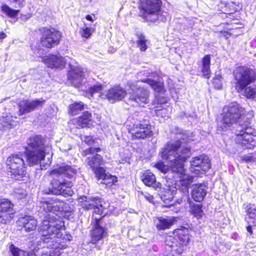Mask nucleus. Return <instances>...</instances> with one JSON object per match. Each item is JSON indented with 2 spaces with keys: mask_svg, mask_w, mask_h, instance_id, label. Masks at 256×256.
Returning <instances> with one entry per match:
<instances>
[{
  "mask_svg": "<svg viewBox=\"0 0 256 256\" xmlns=\"http://www.w3.org/2000/svg\"><path fill=\"white\" fill-rule=\"evenodd\" d=\"M186 142L187 140L182 138L173 143H168L162 149L160 155L180 178L176 182V190L187 196L193 178L184 174V164L191 154L190 148L186 146Z\"/></svg>",
  "mask_w": 256,
  "mask_h": 256,
  "instance_id": "obj_1",
  "label": "nucleus"
},
{
  "mask_svg": "<svg viewBox=\"0 0 256 256\" xmlns=\"http://www.w3.org/2000/svg\"><path fill=\"white\" fill-rule=\"evenodd\" d=\"M243 110L236 102H232L223 108V112L221 114L222 119L218 124L219 130H226L231 126L238 122V126L236 132V143L243 149H252L254 145L252 144L254 141L252 137L255 133L251 126V118L244 116L242 120H246L244 124L240 118L242 116Z\"/></svg>",
  "mask_w": 256,
  "mask_h": 256,
  "instance_id": "obj_2",
  "label": "nucleus"
},
{
  "mask_svg": "<svg viewBox=\"0 0 256 256\" xmlns=\"http://www.w3.org/2000/svg\"><path fill=\"white\" fill-rule=\"evenodd\" d=\"M77 174L74 166L66 163H62L58 167L50 172L52 177L48 188L42 191L44 194L62 196L64 197L71 196L74 194L72 189V181L76 179Z\"/></svg>",
  "mask_w": 256,
  "mask_h": 256,
  "instance_id": "obj_3",
  "label": "nucleus"
},
{
  "mask_svg": "<svg viewBox=\"0 0 256 256\" xmlns=\"http://www.w3.org/2000/svg\"><path fill=\"white\" fill-rule=\"evenodd\" d=\"M64 226V222L60 220V218L47 214L38 228L40 240L44 244H46V246L54 250L58 254L60 250L67 247L66 244L60 239L62 235L61 230Z\"/></svg>",
  "mask_w": 256,
  "mask_h": 256,
  "instance_id": "obj_4",
  "label": "nucleus"
},
{
  "mask_svg": "<svg viewBox=\"0 0 256 256\" xmlns=\"http://www.w3.org/2000/svg\"><path fill=\"white\" fill-rule=\"evenodd\" d=\"M26 148L27 162L30 166L38 164L46 156V151L50 150L45 145V140L40 135L30 137L27 141Z\"/></svg>",
  "mask_w": 256,
  "mask_h": 256,
  "instance_id": "obj_5",
  "label": "nucleus"
},
{
  "mask_svg": "<svg viewBox=\"0 0 256 256\" xmlns=\"http://www.w3.org/2000/svg\"><path fill=\"white\" fill-rule=\"evenodd\" d=\"M235 88L241 92L246 86L256 80V70L246 66L236 68L233 71Z\"/></svg>",
  "mask_w": 256,
  "mask_h": 256,
  "instance_id": "obj_6",
  "label": "nucleus"
},
{
  "mask_svg": "<svg viewBox=\"0 0 256 256\" xmlns=\"http://www.w3.org/2000/svg\"><path fill=\"white\" fill-rule=\"evenodd\" d=\"M173 234L166 238V245L172 248L171 252L180 254L183 252V246H186L190 240L188 228L181 226L174 231Z\"/></svg>",
  "mask_w": 256,
  "mask_h": 256,
  "instance_id": "obj_7",
  "label": "nucleus"
},
{
  "mask_svg": "<svg viewBox=\"0 0 256 256\" xmlns=\"http://www.w3.org/2000/svg\"><path fill=\"white\" fill-rule=\"evenodd\" d=\"M162 4L161 0H140V16L144 20L155 22Z\"/></svg>",
  "mask_w": 256,
  "mask_h": 256,
  "instance_id": "obj_8",
  "label": "nucleus"
},
{
  "mask_svg": "<svg viewBox=\"0 0 256 256\" xmlns=\"http://www.w3.org/2000/svg\"><path fill=\"white\" fill-rule=\"evenodd\" d=\"M6 164L10 169L12 178L20 180L26 174V164L22 155L12 154L7 159Z\"/></svg>",
  "mask_w": 256,
  "mask_h": 256,
  "instance_id": "obj_9",
  "label": "nucleus"
},
{
  "mask_svg": "<svg viewBox=\"0 0 256 256\" xmlns=\"http://www.w3.org/2000/svg\"><path fill=\"white\" fill-rule=\"evenodd\" d=\"M42 207L46 212H50L53 214H56L59 212L60 214L63 215L64 214L66 216L67 214H69L70 212V208L68 204H66L63 200H60L54 197L51 198H48V200L42 203ZM47 214L53 215L56 216L60 218V220H61L60 216L57 214L54 215V214H50L46 213L44 214V217ZM44 218L42 221L44 220Z\"/></svg>",
  "mask_w": 256,
  "mask_h": 256,
  "instance_id": "obj_10",
  "label": "nucleus"
},
{
  "mask_svg": "<svg viewBox=\"0 0 256 256\" xmlns=\"http://www.w3.org/2000/svg\"><path fill=\"white\" fill-rule=\"evenodd\" d=\"M138 123L134 124L130 129V132L134 139H144L152 135L150 130V125L148 120V116H145L144 118H140Z\"/></svg>",
  "mask_w": 256,
  "mask_h": 256,
  "instance_id": "obj_11",
  "label": "nucleus"
},
{
  "mask_svg": "<svg viewBox=\"0 0 256 256\" xmlns=\"http://www.w3.org/2000/svg\"><path fill=\"white\" fill-rule=\"evenodd\" d=\"M108 236V228L103 226L100 218H96L90 232V243L96 244L98 249L103 244L104 239Z\"/></svg>",
  "mask_w": 256,
  "mask_h": 256,
  "instance_id": "obj_12",
  "label": "nucleus"
},
{
  "mask_svg": "<svg viewBox=\"0 0 256 256\" xmlns=\"http://www.w3.org/2000/svg\"><path fill=\"white\" fill-rule=\"evenodd\" d=\"M190 172L196 174L206 172L210 168V162L208 157L202 154L190 160Z\"/></svg>",
  "mask_w": 256,
  "mask_h": 256,
  "instance_id": "obj_13",
  "label": "nucleus"
},
{
  "mask_svg": "<svg viewBox=\"0 0 256 256\" xmlns=\"http://www.w3.org/2000/svg\"><path fill=\"white\" fill-rule=\"evenodd\" d=\"M61 38V34L54 28L44 30L40 38L41 44L46 48H52L58 45Z\"/></svg>",
  "mask_w": 256,
  "mask_h": 256,
  "instance_id": "obj_14",
  "label": "nucleus"
},
{
  "mask_svg": "<svg viewBox=\"0 0 256 256\" xmlns=\"http://www.w3.org/2000/svg\"><path fill=\"white\" fill-rule=\"evenodd\" d=\"M130 89L128 91L130 95L129 100L134 101L140 106L149 102V92L143 88H136L134 86H131Z\"/></svg>",
  "mask_w": 256,
  "mask_h": 256,
  "instance_id": "obj_15",
  "label": "nucleus"
},
{
  "mask_svg": "<svg viewBox=\"0 0 256 256\" xmlns=\"http://www.w3.org/2000/svg\"><path fill=\"white\" fill-rule=\"evenodd\" d=\"M80 199L82 202H86L84 204V208L86 210H93L94 213L99 215L102 214L104 208L100 198L91 196H82Z\"/></svg>",
  "mask_w": 256,
  "mask_h": 256,
  "instance_id": "obj_16",
  "label": "nucleus"
},
{
  "mask_svg": "<svg viewBox=\"0 0 256 256\" xmlns=\"http://www.w3.org/2000/svg\"><path fill=\"white\" fill-rule=\"evenodd\" d=\"M46 100L41 98L33 100H24L18 104L20 115L29 113L35 110L39 106H42Z\"/></svg>",
  "mask_w": 256,
  "mask_h": 256,
  "instance_id": "obj_17",
  "label": "nucleus"
},
{
  "mask_svg": "<svg viewBox=\"0 0 256 256\" xmlns=\"http://www.w3.org/2000/svg\"><path fill=\"white\" fill-rule=\"evenodd\" d=\"M84 76L82 68L70 66V69L68 72V80L74 87L78 88L82 84Z\"/></svg>",
  "mask_w": 256,
  "mask_h": 256,
  "instance_id": "obj_18",
  "label": "nucleus"
},
{
  "mask_svg": "<svg viewBox=\"0 0 256 256\" xmlns=\"http://www.w3.org/2000/svg\"><path fill=\"white\" fill-rule=\"evenodd\" d=\"M126 90L120 86H114L107 92L106 95L102 94V98L105 97L112 103L122 100L126 95Z\"/></svg>",
  "mask_w": 256,
  "mask_h": 256,
  "instance_id": "obj_19",
  "label": "nucleus"
},
{
  "mask_svg": "<svg viewBox=\"0 0 256 256\" xmlns=\"http://www.w3.org/2000/svg\"><path fill=\"white\" fill-rule=\"evenodd\" d=\"M44 61L48 68H62L66 64L64 58L60 56L50 54L44 58Z\"/></svg>",
  "mask_w": 256,
  "mask_h": 256,
  "instance_id": "obj_20",
  "label": "nucleus"
},
{
  "mask_svg": "<svg viewBox=\"0 0 256 256\" xmlns=\"http://www.w3.org/2000/svg\"><path fill=\"white\" fill-rule=\"evenodd\" d=\"M19 222L22 225V228L26 232H30L34 230L38 226V221L32 216H26L20 218Z\"/></svg>",
  "mask_w": 256,
  "mask_h": 256,
  "instance_id": "obj_21",
  "label": "nucleus"
},
{
  "mask_svg": "<svg viewBox=\"0 0 256 256\" xmlns=\"http://www.w3.org/2000/svg\"><path fill=\"white\" fill-rule=\"evenodd\" d=\"M176 222V218L174 217L164 218L158 217L154 220V224L158 230H164L170 228Z\"/></svg>",
  "mask_w": 256,
  "mask_h": 256,
  "instance_id": "obj_22",
  "label": "nucleus"
},
{
  "mask_svg": "<svg viewBox=\"0 0 256 256\" xmlns=\"http://www.w3.org/2000/svg\"><path fill=\"white\" fill-rule=\"evenodd\" d=\"M160 188V191L158 195L160 199L164 202L166 204V206L171 208L175 204L174 203L170 204L174 198V190H172L170 188Z\"/></svg>",
  "mask_w": 256,
  "mask_h": 256,
  "instance_id": "obj_23",
  "label": "nucleus"
},
{
  "mask_svg": "<svg viewBox=\"0 0 256 256\" xmlns=\"http://www.w3.org/2000/svg\"><path fill=\"white\" fill-rule=\"evenodd\" d=\"M207 194L206 186L204 184L195 185L192 192L193 199L198 202H202Z\"/></svg>",
  "mask_w": 256,
  "mask_h": 256,
  "instance_id": "obj_24",
  "label": "nucleus"
},
{
  "mask_svg": "<svg viewBox=\"0 0 256 256\" xmlns=\"http://www.w3.org/2000/svg\"><path fill=\"white\" fill-rule=\"evenodd\" d=\"M141 179L144 184L148 186H152L155 189L161 187V184L157 182L155 176L149 172H146L141 176Z\"/></svg>",
  "mask_w": 256,
  "mask_h": 256,
  "instance_id": "obj_25",
  "label": "nucleus"
},
{
  "mask_svg": "<svg viewBox=\"0 0 256 256\" xmlns=\"http://www.w3.org/2000/svg\"><path fill=\"white\" fill-rule=\"evenodd\" d=\"M86 162L90 167L93 170H95L98 167L104 165V164L102 157L98 154L88 156L86 160Z\"/></svg>",
  "mask_w": 256,
  "mask_h": 256,
  "instance_id": "obj_26",
  "label": "nucleus"
},
{
  "mask_svg": "<svg viewBox=\"0 0 256 256\" xmlns=\"http://www.w3.org/2000/svg\"><path fill=\"white\" fill-rule=\"evenodd\" d=\"M247 214L246 220L249 224L256 225V206L250 204H248L246 207Z\"/></svg>",
  "mask_w": 256,
  "mask_h": 256,
  "instance_id": "obj_27",
  "label": "nucleus"
},
{
  "mask_svg": "<svg viewBox=\"0 0 256 256\" xmlns=\"http://www.w3.org/2000/svg\"><path fill=\"white\" fill-rule=\"evenodd\" d=\"M202 76L206 79L210 78V54L206 55L202 59Z\"/></svg>",
  "mask_w": 256,
  "mask_h": 256,
  "instance_id": "obj_28",
  "label": "nucleus"
},
{
  "mask_svg": "<svg viewBox=\"0 0 256 256\" xmlns=\"http://www.w3.org/2000/svg\"><path fill=\"white\" fill-rule=\"evenodd\" d=\"M92 121V114L88 111L84 112L77 120L78 124L82 127H88Z\"/></svg>",
  "mask_w": 256,
  "mask_h": 256,
  "instance_id": "obj_29",
  "label": "nucleus"
},
{
  "mask_svg": "<svg viewBox=\"0 0 256 256\" xmlns=\"http://www.w3.org/2000/svg\"><path fill=\"white\" fill-rule=\"evenodd\" d=\"M14 204L12 202L6 198H0V210L6 211L10 214L12 215L14 213L13 209Z\"/></svg>",
  "mask_w": 256,
  "mask_h": 256,
  "instance_id": "obj_30",
  "label": "nucleus"
},
{
  "mask_svg": "<svg viewBox=\"0 0 256 256\" xmlns=\"http://www.w3.org/2000/svg\"><path fill=\"white\" fill-rule=\"evenodd\" d=\"M140 82L148 84L154 90L157 92H160L163 88L162 84L160 82L150 78H146L138 81V82Z\"/></svg>",
  "mask_w": 256,
  "mask_h": 256,
  "instance_id": "obj_31",
  "label": "nucleus"
},
{
  "mask_svg": "<svg viewBox=\"0 0 256 256\" xmlns=\"http://www.w3.org/2000/svg\"><path fill=\"white\" fill-rule=\"evenodd\" d=\"M12 116H7L0 118V123L4 128H11L16 126V122L14 120Z\"/></svg>",
  "mask_w": 256,
  "mask_h": 256,
  "instance_id": "obj_32",
  "label": "nucleus"
},
{
  "mask_svg": "<svg viewBox=\"0 0 256 256\" xmlns=\"http://www.w3.org/2000/svg\"><path fill=\"white\" fill-rule=\"evenodd\" d=\"M1 10L3 14L12 18L16 17L20 12L19 10L13 9L5 4L2 5Z\"/></svg>",
  "mask_w": 256,
  "mask_h": 256,
  "instance_id": "obj_33",
  "label": "nucleus"
},
{
  "mask_svg": "<svg viewBox=\"0 0 256 256\" xmlns=\"http://www.w3.org/2000/svg\"><path fill=\"white\" fill-rule=\"evenodd\" d=\"M69 114L71 115L74 116L77 114L80 111H82L84 108V104L83 102H76L74 104H70L68 106Z\"/></svg>",
  "mask_w": 256,
  "mask_h": 256,
  "instance_id": "obj_34",
  "label": "nucleus"
},
{
  "mask_svg": "<svg viewBox=\"0 0 256 256\" xmlns=\"http://www.w3.org/2000/svg\"><path fill=\"white\" fill-rule=\"evenodd\" d=\"M190 212L194 216L198 218H201L203 214L202 204H191L190 205Z\"/></svg>",
  "mask_w": 256,
  "mask_h": 256,
  "instance_id": "obj_35",
  "label": "nucleus"
},
{
  "mask_svg": "<svg viewBox=\"0 0 256 256\" xmlns=\"http://www.w3.org/2000/svg\"><path fill=\"white\" fill-rule=\"evenodd\" d=\"M118 182L117 177L110 174H108L106 178H104L101 182L102 184H104L106 187L110 188Z\"/></svg>",
  "mask_w": 256,
  "mask_h": 256,
  "instance_id": "obj_36",
  "label": "nucleus"
},
{
  "mask_svg": "<svg viewBox=\"0 0 256 256\" xmlns=\"http://www.w3.org/2000/svg\"><path fill=\"white\" fill-rule=\"evenodd\" d=\"M244 94L248 98H256V88H254L251 86H246L244 88Z\"/></svg>",
  "mask_w": 256,
  "mask_h": 256,
  "instance_id": "obj_37",
  "label": "nucleus"
},
{
  "mask_svg": "<svg viewBox=\"0 0 256 256\" xmlns=\"http://www.w3.org/2000/svg\"><path fill=\"white\" fill-rule=\"evenodd\" d=\"M12 218V215L0 210V224H6Z\"/></svg>",
  "mask_w": 256,
  "mask_h": 256,
  "instance_id": "obj_38",
  "label": "nucleus"
},
{
  "mask_svg": "<svg viewBox=\"0 0 256 256\" xmlns=\"http://www.w3.org/2000/svg\"><path fill=\"white\" fill-rule=\"evenodd\" d=\"M92 171L94 172L96 178L98 180H102L108 174L106 173L105 170L101 166L98 167L95 170H93Z\"/></svg>",
  "mask_w": 256,
  "mask_h": 256,
  "instance_id": "obj_39",
  "label": "nucleus"
},
{
  "mask_svg": "<svg viewBox=\"0 0 256 256\" xmlns=\"http://www.w3.org/2000/svg\"><path fill=\"white\" fill-rule=\"evenodd\" d=\"M102 85L100 84H97L93 86H91L88 88V94H90L91 96H92L93 95L96 93H100V92L102 90Z\"/></svg>",
  "mask_w": 256,
  "mask_h": 256,
  "instance_id": "obj_40",
  "label": "nucleus"
},
{
  "mask_svg": "<svg viewBox=\"0 0 256 256\" xmlns=\"http://www.w3.org/2000/svg\"><path fill=\"white\" fill-rule=\"evenodd\" d=\"M10 250L12 256H24L26 252L23 251L16 248L13 244H10Z\"/></svg>",
  "mask_w": 256,
  "mask_h": 256,
  "instance_id": "obj_41",
  "label": "nucleus"
},
{
  "mask_svg": "<svg viewBox=\"0 0 256 256\" xmlns=\"http://www.w3.org/2000/svg\"><path fill=\"white\" fill-rule=\"evenodd\" d=\"M146 40L145 38V36L143 35H140L138 36V46L140 48L141 51H145L148 46L146 44Z\"/></svg>",
  "mask_w": 256,
  "mask_h": 256,
  "instance_id": "obj_42",
  "label": "nucleus"
},
{
  "mask_svg": "<svg viewBox=\"0 0 256 256\" xmlns=\"http://www.w3.org/2000/svg\"><path fill=\"white\" fill-rule=\"evenodd\" d=\"M158 12H156L157 18L156 19V20H159L161 22H165L167 20L168 18V14L166 12H164L161 10V8L160 10H158Z\"/></svg>",
  "mask_w": 256,
  "mask_h": 256,
  "instance_id": "obj_43",
  "label": "nucleus"
},
{
  "mask_svg": "<svg viewBox=\"0 0 256 256\" xmlns=\"http://www.w3.org/2000/svg\"><path fill=\"white\" fill-rule=\"evenodd\" d=\"M80 31L81 35L82 37L85 38H88L92 34V28L86 26L81 28Z\"/></svg>",
  "mask_w": 256,
  "mask_h": 256,
  "instance_id": "obj_44",
  "label": "nucleus"
},
{
  "mask_svg": "<svg viewBox=\"0 0 256 256\" xmlns=\"http://www.w3.org/2000/svg\"><path fill=\"white\" fill-rule=\"evenodd\" d=\"M14 194L19 199H22L25 198L26 196V191L24 190L22 188L16 189L14 191Z\"/></svg>",
  "mask_w": 256,
  "mask_h": 256,
  "instance_id": "obj_45",
  "label": "nucleus"
},
{
  "mask_svg": "<svg viewBox=\"0 0 256 256\" xmlns=\"http://www.w3.org/2000/svg\"><path fill=\"white\" fill-rule=\"evenodd\" d=\"M16 8H22L24 6V0H8Z\"/></svg>",
  "mask_w": 256,
  "mask_h": 256,
  "instance_id": "obj_46",
  "label": "nucleus"
},
{
  "mask_svg": "<svg viewBox=\"0 0 256 256\" xmlns=\"http://www.w3.org/2000/svg\"><path fill=\"white\" fill-rule=\"evenodd\" d=\"M155 167L161 172L165 174L166 172L167 166L163 162L160 161L155 164Z\"/></svg>",
  "mask_w": 256,
  "mask_h": 256,
  "instance_id": "obj_47",
  "label": "nucleus"
},
{
  "mask_svg": "<svg viewBox=\"0 0 256 256\" xmlns=\"http://www.w3.org/2000/svg\"><path fill=\"white\" fill-rule=\"evenodd\" d=\"M100 150V148H94L90 147L88 148H87L83 151L82 155L83 156H87L88 154H94V152H98Z\"/></svg>",
  "mask_w": 256,
  "mask_h": 256,
  "instance_id": "obj_48",
  "label": "nucleus"
},
{
  "mask_svg": "<svg viewBox=\"0 0 256 256\" xmlns=\"http://www.w3.org/2000/svg\"><path fill=\"white\" fill-rule=\"evenodd\" d=\"M254 158L252 154L247 155H244L242 157V160L246 162H250L254 161Z\"/></svg>",
  "mask_w": 256,
  "mask_h": 256,
  "instance_id": "obj_49",
  "label": "nucleus"
},
{
  "mask_svg": "<svg viewBox=\"0 0 256 256\" xmlns=\"http://www.w3.org/2000/svg\"><path fill=\"white\" fill-rule=\"evenodd\" d=\"M81 140L88 146H91L94 143L90 136H81Z\"/></svg>",
  "mask_w": 256,
  "mask_h": 256,
  "instance_id": "obj_50",
  "label": "nucleus"
},
{
  "mask_svg": "<svg viewBox=\"0 0 256 256\" xmlns=\"http://www.w3.org/2000/svg\"><path fill=\"white\" fill-rule=\"evenodd\" d=\"M72 148V146L69 144H62L60 147V149L64 152H66L70 150Z\"/></svg>",
  "mask_w": 256,
  "mask_h": 256,
  "instance_id": "obj_51",
  "label": "nucleus"
},
{
  "mask_svg": "<svg viewBox=\"0 0 256 256\" xmlns=\"http://www.w3.org/2000/svg\"><path fill=\"white\" fill-rule=\"evenodd\" d=\"M213 83L215 84V86L218 88L220 89L222 87V84L220 82V78H214Z\"/></svg>",
  "mask_w": 256,
  "mask_h": 256,
  "instance_id": "obj_52",
  "label": "nucleus"
},
{
  "mask_svg": "<svg viewBox=\"0 0 256 256\" xmlns=\"http://www.w3.org/2000/svg\"><path fill=\"white\" fill-rule=\"evenodd\" d=\"M24 256H40L38 254L37 250H30L28 252H26Z\"/></svg>",
  "mask_w": 256,
  "mask_h": 256,
  "instance_id": "obj_53",
  "label": "nucleus"
},
{
  "mask_svg": "<svg viewBox=\"0 0 256 256\" xmlns=\"http://www.w3.org/2000/svg\"><path fill=\"white\" fill-rule=\"evenodd\" d=\"M156 111L157 116H161L162 117L164 118L165 116H164L163 114H166L167 110L166 108H162V110H157Z\"/></svg>",
  "mask_w": 256,
  "mask_h": 256,
  "instance_id": "obj_54",
  "label": "nucleus"
},
{
  "mask_svg": "<svg viewBox=\"0 0 256 256\" xmlns=\"http://www.w3.org/2000/svg\"><path fill=\"white\" fill-rule=\"evenodd\" d=\"M86 20H88V21H90V22H94V20L92 18V17L91 15L90 14H88L86 16Z\"/></svg>",
  "mask_w": 256,
  "mask_h": 256,
  "instance_id": "obj_55",
  "label": "nucleus"
},
{
  "mask_svg": "<svg viewBox=\"0 0 256 256\" xmlns=\"http://www.w3.org/2000/svg\"><path fill=\"white\" fill-rule=\"evenodd\" d=\"M6 36V34L2 32H0V40H2Z\"/></svg>",
  "mask_w": 256,
  "mask_h": 256,
  "instance_id": "obj_56",
  "label": "nucleus"
},
{
  "mask_svg": "<svg viewBox=\"0 0 256 256\" xmlns=\"http://www.w3.org/2000/svg\"><path fill=\"white\" fill-rule=\"evenodd\" d=\"M246 230L248 232L250 233V234H252V227L251 226L249 225L246 227Z\"/></svg>",
  "mask_w": 256,
  "mask_h": 256,
  "instance_id": "obj_57",
  "label": "nucleus"
},
{
  "mask_svg": "<svg viewBox=\"0 0 256 256\" xmlns=\"http://www.w3.org/2000/svg\"><path fill=\"white\" fill-rule=\"evenodd\" d=\"M182 202V198H178V199H177L174 202H176V204H180Z\"/></svg>",
  "mask_w": 256,
  "mask_h": 256,
  "instance_id": "obj_58",
  "label": "nucleus"
},
{
  "mask_svg": "<svg viewBox=\"0 0 256 256\" xmlns=\"http://www.w3.org/2000/svg\"><path fill=\"white\" fill-rule=\"evenodd\" d=\"M40 256H51L50 254L48 253H44L41 254Z\"/></svg>",
  "mask_w": 256,
  "mask_h": 256,
  "instance_id": "obj_59",
  "label": "nucleus"
},
{
  "mask_svg": "<svg viewBox=\"0 0 256 256\" xmlns=\"http://www.w3.org/2000/svg\"><path fill=\"white\" fill-rule=\"evenodd\" d=\"M176 132H177V133H178V132H179V133H182V134H183V130H182L180 129V128H178V129L176 130Z\"/></svg>",
  "mask_w": 256,
  "mask_h": 256,
  "instance_id": "obj_60",
  "label": "nucleus"
},
{
  "mask_svg": "<svg viewBox=\"0 0 256 256\" xmlns=\"http://www.w3.org/2000/svg\"><path fill=\"white\" fill-rule=\"evenodd\" d=\"M66 236H67V239L68 240L70 241L72 238V236H71V235H68Z\"/></svg>",
  "mask_w": 256,
  "mask_h": 256,
  "instance_id": "obj_61",
  "label": "nucleus"
},
{
  "mask_svg": "<svg viewBox=\"0 0 256 256\" xmlns=\"http://www.w3.org/2000/svg\"><path fill=\"white\" fill-rule=\"evenodd\" d=\"M146 199L148 200L149 201L152 200V196H149L148 197H146Z\"/></svg>",
  "mask_w": 256,
  "mask_h": 256,
  "instance_id": "obj_62",
  "label": "nucleus"
}]
</instances>
